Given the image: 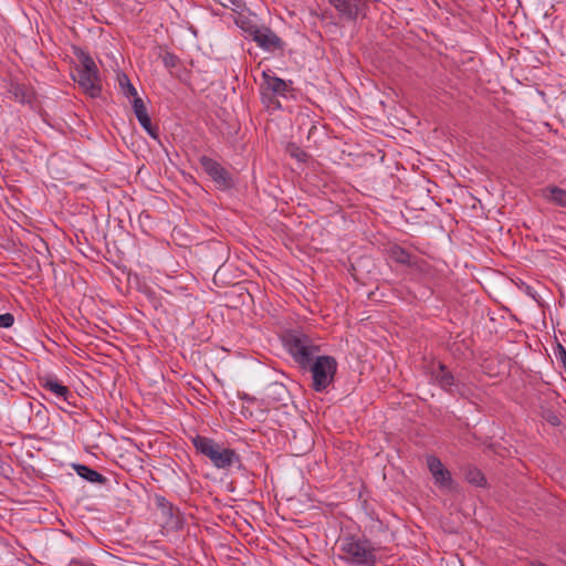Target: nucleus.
<instances>
[{"instance_id":"nucleus-3","label":"nucleus","mask_w":566,"mask_h":566,"mask_svg":"<svg viewBox=\"0 0 566 566\" xmlns=\"http://www.w3.org/2000/svg\"><path fill=\"white\" fill-rule=\"evenodd\" d=\"M192 443L196 450L207 457L217 469H229L233 464L240 463V455L233 449L226 448L210 438L196 436Z\"/></svg>"},{"instance_id":"nucleus-25","label":"nucleus","mask_w":566,"mask_h":566,"mask_svg":"<svg viewBox=\"0 0 566 566\" xmlns=\"http://www.w3.org/2000/svg\"><path fill=\"white\" fill-rule=\"evenodd\" d=\"M14 323V316L11 313H4L0 315V327L9 328Z\"/></svg>"},{"instance_id":"nucleus-14","label":"nucleus","mask_w":566,"mask_h":566,"mask_svg":"<svg viewBox=\"0 0 566 566\" xmlns=\"http://www.w3.org/2000/svg\"><path fill=\"white\" fill-rule=\"evenodd\" d=\"M544 197L554 205L566 208V189L549 186L543 189Z\"/></svg>"},{"instance_id":"nucleus-10","label":"nucleus","mask_w":566,"mask_h":566,"mask_svg":"<svg viewBox=\"0 0 566 566\" xmlns=\"http://www.w3.org/2000/svg\"><path fill=\"white\" fill-rule=\"evenodd\" d=\"M40 386L53 394L56 398L62 399L69 406H73L72 399L74 395L71 392L69 387L64 386L55 376L45 375L39 378Z\"/></svg>"},{"instance_id":"nucleus-5","label":"nucleus","mask_w":566,"mask_h":566,"mask_svg":"<svg viewBox=\"0 0 566 566\" xmlns=\"http://www.w3.org/2000/svg\"><path fill=\"white\" fill-rule=\"evenodd\" d=\"M78 60L80 65L76 67L75 74L73 75L74 81L91 97L98 96L102 91V82L96 63L84 52H81Z\"/></svg>"},{"instance_id":"nucleus-9","label":"nucleus","mask_w":566,"mask_h":566,"mask_svg":"<svg viewBox=\"0 0 566 566\" xmlns=\"http://www.w3.org/2000/svg\"><path fill=\"white\" fill-rule=\"evenodd\" d=\"M427 464L432 474L434 484L441 489L451 490L453 480L450 471L444 468L443 463L436 455L427 457Z\"/></svg>"},{"instance_id":"nucleus-21","label":"nucleus","mask_w":566,"mask_h":566,"mask_svg":"<svg viewBox=\"0 0 566 566\" xmlns=\"http://www.w3.org/2000/svg\"><path fill=\"white\" fill-rule=\"evenodd\" d=\"M223 7L231 8L233 11L239 12L245 8L244 0H219Z\"/></svg>"},{"instance_id":"nucleus-7","label":"nucleus","mask_w":566,"mask_h":566,"mask_svg":"<svg viewBox=\"0 0 566 566\" xmlns=\"http://www.w3.org/2000/svg\"><path fill=\"white\" fill-rule=\"evenodd\" d=\"M343 19L355 21L365 15L368 9V0H327Z\"/></svg>"},{"instance_id":"nucleus-11","label":"nucleus","mask_w":566,"mask_h":566,"mask_svg":"<svg viewBox=\"0 0 566 566\" xmlns=\"http://www.w3.org/2000/svg\"><path fill=\"white\" fill-rule=\"evenodd\" d=\"M434 381L446 391L453 392L458 388L454 376L447 369L443 364H439L437 369L432 371Z\"/></svg>"},{"instance_id":"nucleus-24","label":"nucleus","mask_w":566,"mask_h":566,"mask_svg":"<svg viewBox=\"0 0 566 566\" xmlns=\"http://www.w3.org/2000/svg\"><path fill=\"white\" fill-rule=\"evenodd\" d=\"M268 389L277 396V400H283V396L287 392L286 388L279 382L271 384Z\"/></svg>"},{"instance_id":"nucleus-23","label":"nucleus","mask_w":566,"mask_h":566,"mask_svg":"<svg viewBox=\"0 0 566 566\" xmlns=\"http://www.w3.org/2000/svg\"><path fill=\"white\" fill-rule=\"evenodd\" d=\"M555 357L558 361H560L562 366L566 371V348L562 344H557L554 349Z\"/></svg>"},{"instance_id":"nucleus-17","label":"nucleus","mask_w":566,"mask_h":566,"mask_svg":"<svg viewBox=\"0 0 566 566\" xmlns=\"http://www.w3.org/2000/svg\"><path fill=\"white\" fill-rule=\"evenodd\" d=\"M465 479L469 483L476 486H484L486 484L484 474L476 468H469L465 472Z\"/></svg>"},{"instance_id":"nucleus-1","label":"nucleus","mask_w":566,"mask_h":566,"mask_svg":"<svg viewBox=\"0 0 566 566\" xmlns=\"http://www.w3.org/2000/svg\"><path fill=\"white\" fill-rule=\"evenodd\" d=\"M340 558L352 566H375L376 548L369 539L346 536L340 541Z\"/></svg>"},{"instance_id":"nucleus-12","label":"nucleus","mask_w":566,"mask_h":566,"mask_svg":"<svg viewBox=\"0 0 566 566\" xmlns=\"http://www.w3.org/2000/svg\"><path fill=\"white\" fill-rule=\"evenodd\" d=\"M10 93L21 104H31L34 98L33 90L24 84H12Z\"/></svg>"},{"instance_id":"nucleus-6","label":"nucleus","mask_w":566,"mask_h":566,"mask_svg":"<svg viewBox=\"0 0 566 566\" xmlns=\"http://www.w3.org/2000/svg\"><path fill=\"white\" fill-rule=\"evenodd\" d=\"M243 30L264 51L274 52L283 48L280 36L268 27L249 25Z\"/></svg>"},{"instance_id":"nucleus-8","label":"nucleus","mask_w":566,"mask_h":566,"mask_svg":"<svg viewBox=\"0 0 566 566\" xmlns=\"http://www.w3.org/2000/svg\"><path fill=\"white\" fill-rule=\"evenodd\" d=\"M199 163L202 169L211 177L220 189H229L233 186V180L230 172L223 168L218 161L208 157L201 156Z\"/></svg>"},{"instance_id":"nucleus-2","label":"nucleus","mask_w":566,"mask_h":566,"mask_svg":"<svg viewBox=\"0 0 566 566\" xmlns=\"http://www.w3.org/2000/svg\"><path fill=\"white\" fill-rule=\"evenodd\" d=\"M283 344L298 368L303 370L319 355V346L306 334L290 332L283 337Z\"/></svg>"},{"instance_id":"nucleus-27","label":"nucleus","mask_w":566,"mask_h":566,"mask_svg":"<svg viewBox=\"0 0 566 566\" xmlns=\"http://www.w3.org/2000/svg\"><path fill=\"white\" fill-rule=\"evenodd\" d=\"M533 566H547V565H545L543 563H537V564H534Z\"/></svg>"},{"instance_id":"nucleus-19","label":"nucleus","mask_w":566,"mask_h":566,"mask_svg":"<svg viewBox=\"0 0 566 566\" xmlns=\"http://www.w3.org/2000/svg\"><path fill=\"white\" fill-rule=\"evenodd\" d=\"M133 108H134V113H135L137 119L142 118V116L148 115L147 108H146L143 99L140 97H138L137 95L134 96Z\"/></svg>"},{"instance_id":"nucleus-13","label":"nucleus","mask_w":566,"mask_h":566,"mask_svg":"<svg viewBox=\"0 0 566 566\" xmlns=\"http://www.w3.org/2000/svg\"><path fill=\"white\" fill-rule=\"evenodd\" d=\"M73 468L81 478L88 482L104 484L107 481V479L104 475H102L101 473L91 469L87 465L74 464Z\"/></svg>"},{"instance_id":"nucleus-15","label":"nucleus","mask_w":566,"mask_h":566,"mask_svg":"<svg viewBox=\"0 0 566 566\" xmlns=\"http://www.w3.org/2000/svg\"><path fill=\"white\" fill-rule=\"evenodd\" d=\"M263 78L264 86L268 91L272 92L273 94L285 96L287 84L284 80L277 76L268 75L266 73H263Z\"/></svg>"},{"instance_id":"nucleus-22","label":"nucleus","mask_w":566,"mask_h":566,"mask_svg":"<svg viewBox=\"0 0 566 566\" xmlns=\"http://www.w3.org/2000/svg\"><path fill=\"white\" fill-rule=\"evenodd\" d=\"M163 63L168 70H171L178 65L179 59L174 53L166 52L163 55Z\"/></svg>"},{"instance_id":"nucleus-16","label":"nucleus","mask_w":566,"mask_h":566,"mask_svg":"<svg viewBox=\"0 0 566 566\" xmlns=\"http://www.w3.org/2000/svg\"><path fill=\"white\" fill-rule=\"evenodd\" d=\"M390 258L400 264L411 265L412 264V255L399 245H394L389 249Z\"/></svg>"},{"instance_id":"nucleus-26","label":"nucleus","mask_w":566,"mask_h":566,"mask_svg":"<svg viewBox=\"0 0 566 566\" xmlns=\"http://www.w3.org/2000/svg\"><path fill=\"white\" fill-rule=\"evenodd\" d=\"M293 156L300 161H305L307 158V154L300 149H297V151L293 154Z\"/></svg>"},{"instance_id":"nucleus-20","label":"nucleus","mask_w":566,"mask_h":566,"mask_svg":"<svg viewBox=\"0 0 566 566\" xmlns=\"http://www.w3.org/2000/svg\"><path fill=\"white\" fill-rule=\"evenodd\" d=\"M140 126L154 138H157V128L153 126L149 115L138 119Z\"/></svg>"},{"instance_id":"nucleus-18","label":"nucleus","mask_w":566,"mask_h":566,"mask_svg":"<svg viewBox=\"0 0 566 566\" xmlns=\"http://www.w3.org/2000/svg\"><path fill=\"white\" fill-rule=\"evenodd\" d=\"M117 80H118L119 87L125 96L130 97V96L137 95L136 88L130 83V80L128 78V76L125 73H119L117 75Z\"/></svg>"},{"instance_id":"nucleus-4","label":"nucleus","mask_w":566,"mask_h":566,"mask_svg":"<svg viewBox=\"0 0 566 566\" xmlns=\"http://www.w3.org/2000/svg\"><path fill=\"white\" fill-rule=\"evenodd\" d=\"M337 367V360L333 356L318 355L303 371L311 373L312 389L323 392L333 384Z\"/></svg>"}]
</instances>
